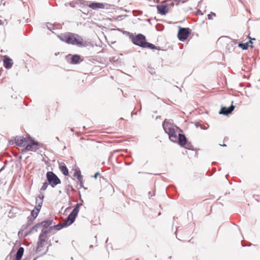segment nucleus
<instances>
[{"mask_svg": "<svg viewBox=\"0 0 260 260\" xmlns=\"http://www.w3.org/2000/svg\"><path fill=\"white\" fill-rule=\"evenodd\" d=\"M58 38L62 42L68 44L76 45L79 47H86L87 44L83 38L78 34L72 32H66L58 36Z\"/></svg>", "mask_w": 260, "mask_h": 260, "instance_id": "f257e3e1", "label": "nucleus"}, {"mask_svg": "<svg viewBox=\"0 0 260 260\" xmlns=\"http://www.w3.org/2000/svg\"><path fill=\"white\" fill-rule=\"evenodd\" d=\"M46 178L47 181L52 187H54L57 185L61 183L60 179L53 172H47L46 173Z\"/></svg>", "mask_w": 260, "mask_h": 260, "instance_id": "f03ea898", "label": "nucleus"}, {"mask_svg": "<svg viewBox=\"0 0 260 260\" xmlns=\"http://www.w3.org/2000/svg\"><path fill=\"white\" fill-rule=\"evenodd\" d=\"M44 198V196L43 193L40 194L38 196V198L36 199V201L37 205L35 206V209L31 211L30 216L32 217L36 218L38 215L42 206Z\"/></svg>", "mask_w": 260, "mask_h": 260, "instance_id": "7ed1b4c3", "label": "nucleus"}, {"mask_svg": "<svg viewBox=\"0 0 260 260\" xmlns=\"http://www.w3.org/2000/svg\"><path fill=\"white\" fill-rule=\"evenodd\" d=\"M132 42L136 45L139 46L142 48H145V44L146 42V37L144 35L139 34L135 37L132 35Z\"/></svg>", "mask_w": 260, "mask_h": 260, "instance_id": "20e7f679", "label": "nucleus"}, {"mask_svg": "<svg viewBox=\"0 0 260 260\" xmlns=\"http://www.w3.org/2000/svg\"><path fill=\"white\" fill-rule=\"evenodd\" d=\"M42 145V144L35 141L30 137H29V139L25 146V149L27 151L35 152L39 149Z\"/></svg>", "mask_w": 260, "mask_h": 260, "instance_id": "39448f33", "label": "nucleus"}, {"mask_svg": "<svg viewBox=\"0 0 260 260\" xmlns=\"http://www.w3.org/2000/svg\"><path fill=\"white\" fill-rule=\"evenodd\" d=\"M190 34V29L189 28L181 27L179 26L178 32V39L181 41H184L188 38Z\"/></svg>", "mask_w": 260, "mask_h": 260, "instance_id": "423d86ee", "label": "nucleus"}, {"mask_svg": "<svg viewBox=\"0 0 260 260\" xmlns=\"http://www.w3.org/2000/svg\"><path fill=\"white\" fill-rule=\"evenodd\" d=\"M90 8L93 10H96L98 9H108L110 7V5L108 4H103L101 3L93 2L90 4L88 6Z\"/></svg>", "mask_w": 260, "mask_h": 260, "instance_id": "0eeeda50", "label": "nucleus"}, {"mask_svg": "<svg viewBox=\"0 0 260 260\" xmlns=\"http://www.w3.org/2000/svg\"><path fill=\"white\" fill-rule=\"evenodd\" d=\"M28 139L29 137L26 138L20 136H16L15 138V143L17 146L19 147H25Z\"/></svg>", "mask_w": 260, "mask_h": 260, "instance_id": "6e6552de", "label": "nucleus"}, {"mask_svg": "<svg viewBox=\"0 0 260 260\" xmlns=\"http://www.w3.org/2000/svg\"><path fill=\"white\" fill-rule=\"evenodd\" d=\"M234 102H232L231 105L227 108L226 107L221 106V109L219 112L220 114L228 116L231 114L234 110L235 106L233 105Z\"/></svg>", "mask_w": 260, "mask_h": 260, "instance_id": "1a4fd4ad", "label": "nucleus"}, {"mask_svg": "<svg viewBox=\"0 0 260 260\" xmlns=\"http://www.w3.org/2000/svg\"><path fill=\"white\" fill-rule=\"evenodd\" d=\"M67 59L69 60L70 59V61H69V63L70 64H76L79 63L81 61V57L78 54H74L71 55L69 54L66 56Z\"/></svg>", "mask_w": 260, "mask_h": 260, "instance_id": "9d476101", "label": "nucleus"}, {"mask_svg": "<svg viewBox=\"0 0 260 260\" xmlns=\"http://www.w3.org/2000/svg\"><path fill=\"white\" fill-rule=\"evenodd\" d=\"M162 127L165 132V133L167 134H169L171 131L176 127V126L174 125L172 123L167 121V119H165L162 123Z\"/></svg>", "mask_w": 260, "mask_h": 260, "instance_id": "9b49d317", "label": "nucleus"}, {"mask_svg": "<svg viewBox=\"0 0 260 260\" xmlns=\"http://www.w3.org/2000/svg\"><path fill=\"white\" fill-rule=\"evenodd\" d=\"M156 7L158 13L162 15H166L169 10L168 5L164 2L157 5Z\"/></svg>", "mask_w": 260, "mask_h": 260, "instance_id": "f8f14e48", "label": "nucleus"}, {"mask_svg": "<svg viewBox=\"0 0 260 260\" xmlns=\"http://www.w3.org/2000/svg\"><path fill=\"white\" fill-rule=\"evenodd\" d=\"M77 215L71 212L70 214L66 218L65 220L63 222L64 225L67 227L72 224L75 220V219Z\"/></svg>", "mask_w": 260, "mask_h": 260, "instance_id": "ddd939ff", "label": "nucleus"}, {"mask_svg": "<svg viewBox=\"0 0 260 260\" xmlns=\"http://www.w3.org/2000/svg\"><path fill=\"white\" fill-rule=\"evenodd\" d=\"M178 143L181 147H184L188 141L186 137L184 134H179L178 138L177 139Z\"/></svg>", "mask_w": 260, "mask_h": 260, "instance_id": "4468645a", "label": "nucleus"}, {"mask_svg": "<svg viewBox=\"0 0 260 260\" xmlns=\"http://www.w3.org/2000/svg\"><path fill=\"white\" fill-rule=\"evenodd\" d=\"M66 226L64 225L63 222L59 223L56 225H54L53 226H51L49 228V232H52L53 230L58 231L62 229L63 228H66Z\"/></svg>", "mask_w": 260, "mask_h": 260, "instance_id": "2eb2a0df", "label": "nucleus"}, {"mask_svg": "<svg viewBox=\"0 0 260 260\" xmlns=\"http://www.w3.org/2000/svg\"><path fill=\"white\" fill-rule=\"evenodd\" d=\"M13 65V61L12 60L8 57H6V58L4 60V66L7 69H10Z\"/></svg>", "mask_w": 260, "mask_h": 260, "instance_id": "dca6fc26", "label": "nucleus"}, {"mask_svg": "<svg viewBox=\"0 0 260 260\" xmlns=\"http://www.w3.org/2000/svg\"><path fill=\"white\" fill-rule=\"evenodd\" d=\"M24 249L22 247H20L17 251L15 259V260H21L24 253Z\"/></svg>", "mask_w": 260, "mask_h": 260, "instance_id": "f3484780", "label": "nucleus"}, {"mask_svg": "<svg viewBox=\"0 0 260 260\" xmlns=\"http://www.w3.org/2000/svg\"><path fill=\"white\" fill-rule=\"evenodd\" d=\"M53 220L52 219H47L44 221H43L41 222H40L41 226L44 227L46 229L50 227V225H52Z\"/></svg>", "mask_w": 260, "mask_h": 260, "instance_id": "a211bd4d", "label": "nucleus"}, {"mask_svg": "<svg viewBox=\"0 0 260 260\" xmlns=\"http://www.w3.org/2000/svg\"><path fill=\"white\" fill-rule=\"evenodd\" d=\"M59 169L64 175L67 176L69 174L68 169L64 165H60Z\"/></svg>", "mask_w": 260, "mask_h": 260, "instance_id": "6ab92c4d", "label": "nucleus"}, {"mask_svg": "<svg viewBox=\"0 0 260 260\" xmlns=\"http://www.w3.org/2000/svg\"><path fill=\"white\" fill-rule=\"evenodd\" d=\"M81 206H82V204L77 203L76 205H75L74 208L73 209V210L71 212H72L73 213L76 214V215H78V212L79 211L80 207Z\"/></svg>", "mask_w": 260, "mask_h": 260, "instance_id": "aec40b11", "label": "nucleus"}, {"mask_svg": "<svg viewBox=\"0 0 260 260\" xmlns=\"http://www.w3.org/2000/svg\"><path fill=\"white\" fill-rule=\"evenodd\" d=\"M41 227V226L40 222L36 224L34 226H33L31 228V229L29 231L28 233H27V234H30V233H32L34 231H36V232L38 231V230L39 228H40Z\"/></svg>", "mask_w": 260, "mask_h": 260, "instance_id": "412c9836", "label": "nucleus"}, {"mask_svg": "<svg viewBox=\"0 0 260 260\" xmlns=\"http://www.w3.org/2000/svg\"><path fill=\"white\" fill-rule=\"evenodd\" d=\"M44 243V240H41V241H40L39 240L38 243H37V252L40 251L41 250V248L43 247V244Z\"/></svg>", "mask_w": 260, "mask_h": 260, "instance_id": "4be33fe9", "label": "nucleus"}, {"mask_svg": "<svg viewBox=\"0 0 260 260\" xmlns=\"http://www.w3.org/2000/svg\"><path fill=\"white\" fill-rule=\"evenodd\" d=\"M169 137L170 140L173 142H176L177 141V139L178 138V137L177 135L176 132L173 134H171V136H170Z\"/></svg>", "mask_w": 260, "mask_h": 260, "instance_id": "5701e85b", "label": "nucleus"}, {"mask_svg": "<svg viewBox=\"0 0 260 260\" xmlns=\"http://www.w3.org/2000/svg\"><path fill=\"white\" fill-rule=\"evenodd\" d=\"M145 48H148L151 49H157V47L153 44L148 43L147 42H146L145 44Z\"/></svg>", "mask_w": 260, "mask_h": 260, "instance_id": "b1692460", "label": "nucleus"}, {"mask_svg": "<svg viewBox=\"0 0 260 260\" xmlns=\"http://www.w3.org/2000/svg\"><path fill=\"white\" fill-rule=\"evenodd\" d=\"M238 46L241 48L243 50H246L247 49L249 45L248 42L245 43H240L238 44Z\"/></svg>", "mask_w": 260, "mask_h": 260, "instance_id": "393cba45", "label": "nucleus"}, {"mask_svg": "<svg viewBox=\"0 0 260 260\" xmlns=\"http://www.w3.org/2000/svg\"><path fill=\"white\" fill-rule=\"evenodd\" d=\"M185 148L188 150H194V147L192 145L191 143L190 142L187 141L186 142V144H185Z\"/></svg>", "mask_w": 260, "mask_h": 260, "instance_id": "a878e982", "label": "nucleus"}, {"mask_svg": "<svg viewBox=\"0 0 260 260\" xmlns=\"http://www.w3.org/2000/svg\"><path fill=\"white\" fill-rule=\"evenodd\" d=\"M49 184L47 181L44 182L42 187L40 188V192H41L42 191H45L47 189Z\"/></svg>", "mask_w": 260, "mask_h": 260, "instance_id": "bb28decb", "label": "nucleus"}, {"mask_svg": "<svg viewBox=\"0 0 260 260\" xmlns=\"http://www.w3.org/2000/svg\"><path fill=\"white\" fill-rule=\"evenodd\" d=\"M50 233L49 229V230L42 229L41 233L40 234V235H41V237L47 236V235L48 233Z\"/></svg>", "mask_w": 260, "mask_h": 260, "instance_id": "cd10ccee", "label": "nucleus"}, {"mask_svg": "<svg viewBox=\"0 0 260 260\" xmlns=\"http://www.w3.org/2000/svg\"><path fill=\"white\" fill-rule=\"evenodd\" d=\"M36 218H34V217H32L31 216H29L28 217H27V223H28V225H31L34 220L36 219Z\"/></svg>", "mask_w": 260, "mask_h": 260, "instance_id": "c85d7f7f", "label": "nucleus"}, {"mask_svg": "<svg viewBox=\"0 0 260 260\" xmlns=\"http://www.w3.org/2000/svg\"><path fill=\"white\" fill-rule=\"evenodd\" d=\"M46 26L49 30L53 32L52 30L54 29V24L49 22H47L46 23Z\"/></svg>", "mask_w": 260, "mask_h": 260, "instance_id": "c756f323", "label": "nucleus"}, {"mask_svg": "<svg viewBox=\"0 0 260 260\" xmlns=\"http://www.w3.org/2000/svg\"><path fill=\"white\" fill-rule=\"evenodd\" d=\"M78 180L80 182V185L81 187H83V183L82 181V176L81 174H78Z\"/></svg>", "mask_w": 260, "mask_h": 260, "instance_id": "7c9ffc66", "label": "nucleus"}, {"mask_svg": "<svg viewBox=\"0 0 260 260\" xmlns=\"http://www.w3.org/2000/svg\"><path fill=\"white\" fill-rule=\"evenodd\" d=\"M216 16V14L215 13H213V12H211L210 14H209L208 15V19L209 20H211L212 19V16Z\"/></svg>", "mask_w": 260, "mask_h": 260, "instance_id": "2f4dec72", "label": "nucleus"}, {"mask_svg": "<svg viewBox=\"0 0 260 260\" xmlns=\"http://www.w3.org/2000/svg\"><path fill=\"white\" fill-rule=\"evenodd\" d=\"M30 225H28V223H27L26 224H24L21 227V231H22L26 230Z\"/></svg>", "mask_w": 260, "mask_h": 260, "instance_id": "473e14b6", "label": "nucleus"}, {"mask_svg": "<svg viewBox=\"0 0 260 260\" xmlns=\"http://www.w3.org/2000/svg\"><path fill=\"white\" fill-rule=\"evenodd\" d=\"M78 174H81L80 171V170L76 171L75 172V173H74V177H76L77 179H78Z\"/></svg>", "mask_w": 260, "mask_h": 260, "instance_id": "72a5a7b5", "label": "nucleus"}, {"mask_svg": "<svg viewBox=\"0 0 260 260\" xmlns=\"http://www.w3.org/2000/svg\"><path fill=\"white\" fill-rule=\"evenodd\" d=\"M47 237V236L41 237V235H39V240L40 241H41V240H44V242H45L46 241V240Z\"/></svg>", "mask_w": 260, "mask_h": 260, "instance_id": "f704fd0d", "label": "nucleus"}, {"mask_svg": "<svg viewBox=\"0 0 260 260\" xmlns=\"http://www.w3.org/2000/svg\"><path fill=\"white\" fill-rule=\"evenodd\" d=\"M250 39L251 40H252V39H251L250 38ZM252 40H255V39H254V38H253V39H252ZM248 44H250V46L251 47H252H252H253V46H252V44H253V43H252V42L251 41V40H250V41H249V42H248Z\"/></svg>", "mask_w": 260, "mask_h": 260, "instance_id": "c9c22d12", "label": "nucleus"}, {"mask_svg": "<svg viewBox=\"0 0 260 260\" xmlns=\"http://www.w3.org/2000/svg\"><path fill=\"white\" fill-rule=\"evenodd\" d=\"M175 132H176V131H175V128H174V129L171 131V132H170V133L169 134H168V136H169V137L170 136H171V134H173L175 133Z\"/></svg>", "mask_w": 260, "mask_h": 260, "instance_id": "e433bc0d", "label": "nucleus"}, {"mask_svg": "<svg viewBox=\"0 0 260 260\" xmlns=\"http://www.w3.org/2000/svg\"><path fill=\"white\" fill-rule=\"evenodd\" d=\"M99 175V172H96V173L94 175L93 177H94V178H95V179H96V178H97V177H98V176Z\"/></svg>", "mask_w": 260, "mask_h": 260, "instance_id": "4c0bfd02", "label": "nucleus"}, {"mask_svg": "<svg viewBox=\"0 0 260 260\" xmlns=\"http://www.w3.org/2000/svg\"><path fill=\"white\" fill-rule=\"evenodd\" d=\"M153 69H150V70L149 71V72L151 73V74H153Z\"/></svg>", "mask_w": 260, "mask_h": 260, "instance_id": "58836bf2", "label": "nucleus"}, {"mask_svg": "<svg viewBox=\"0 0 260 260\" xmlns=\"http://www.w3.org/2000/svg\"><path fill=\"white\" fill-rule=\"evenodd\" d=\"M5 166H4L0 170V172L2 171L5 169Z\"/></svg>", "mask_w": 260, "mask_h": 260, "instance_id": "ea45409f", "label": "nucleus"}, {"mask_svg": "<svg viewBox=\"0 0 260 260\" xmlns=\"http://www.w3.org/2000/svg\"><path fill=\"white\" fill-rule=\"evenodd\" d=\"M3 21L2 20H0V25L3 24Z\"/></svg>", "mask_w": 260, "mask_h": 260, "instance_id": "a19ab883", "label": "nucleus"}, {"mask_svg": "<svg viewBox=\"0 0 260 260\" xmlns=\"http://www.w3.org/2000/svg\"><path fill=\"white\" fill-rule=\"evenodd\" d=\"M92 247H93V245H90L89 246V248H92Z\"/></svg>", "mask_w": 260, "mask_h": 260, "instance_id": "79ce46f5", "label": "nucleus"}, {"mask_svg": "<svg viewBox=\"0 0 260 260\" xmlns=\"http://www.w3.org/2000/svg\"><path fill=\"white\" fill-rule=\"evenodd\" d=\"M71 131L72 132H74V131L73 128H71Z\"/></svg>", "mask_w": 260, "mask_h": 260, "instance_id": "37998d69", "label": "nucleus"}, {"mask_svg": "<svg viewBox=\"0 0 260 260\" xmlns=\"http://www.w3.org/2000/svg\"><path fill=\"white\" fill-rule=\"evenodd\" d=\"M220 146H226V145L225 144H223V145H220Z\"/></svg>", "mask_w": 260, "mask_h": 260, "instance_id": "c03bdc74", "label": "nucleus"}, {"mask_svg": "<svg viewBox=\"0 0 260 260\" xmlns=\"http://www.w3.org/2000/svg\"><path fill=\"white\" fill-rule=\"evenodd\" d=\"M20 234H21V231H19V232H18V235H19Z\"/></svg>", "mask_w": 260, "mask_h": 260, "instance_id": "a18cd8bd", "label": "nucleus"}, {"mask_svg": "<svg viewBox=\"0 0 260 260\" xmlns=\"http://www.w3.org/2000/svg\"><path fill=\"white\" fill-rule=\"evenodd\" d=\"M20 234H21V231H19V232H18V235H19Z\"/></svg>", "mask_w": 260, "mask_h": 260, "instance_id": "49530a36", "label": "nucleus"}, {"mask_svg": "<svg viewBox=\"0 0 260 260\" xmlns=\"http://www.w3.org/2000/svg\"><path fill=\"white\" fill-rule=\"evenodd\" d=\"M56 140H57L58 141H59V138H58V137H56Z\"/></svg>", "mask_w": 260, "mask_h": 260, "instance_id": "de8ad7c7", "label": "nucleus"}, {"mask_svg": "<svg viewBox=\"0 0 260 260\" xmlns=\"http://www.w3.org/2000/svg\"><path fill=\"white\" fill-rule=\"evenodd\" d=\"M70 209V207H68V208L66 209V210H69V209Z\"/></svg>", "mask_w": 260, "mask_h": 260, "instance_id": "09e8293b", "label": "nucleus"}, {"mask_svg": "<svg viewBox=\"0 0 260 260\" xmlns=\"http://www.w3.org/2000/svg\"><path fill=\"white\" fill-rule=\"evenodd\" d=\"M150 193H151V192H150V191H149V192H148V195H149V196H150Z\"/></svg>", "mask_w": 260, "mask_h": 260, "instance_id": "8fccbe9b", "label": "nucleus"}, {"mask_svg": "<svg viewBox=\"0 0 260 260\" xmlns=\"http://www.w3.org/2000/svg\"><path fill=\"white\" fill-rule=\"evenodd\" d=\"M185 1H186V0H185V1H183L182 2V3H185Z\"/></svg>", "mask_w": 260, "mask_h": 260, "instance_id": "3c124183", "label": "nucleus"}, {"mask_svg": "<svg viewBox=\"0 0 260 260\" xmlns=\"http://www.w3.org/2000/svg\"><path fill=\"white\" fill-rule=\"evenodd\" d=\"M130 164H131V163H127V164H126V165H130Z\"/></svg>", "mask_w": 260, "mask_h": 260, "instance_id": "603ef678", "label": "nucleus"}, {"mask_svg": "<svg viewBox=\"0 0 260 260\" xmlns=\"http://www.w3.org/2000/svg\"><path fill=\"white\" fill-rule=\"evenodd\" d=\"M179 227L178 228H177V231H178L179 230Z\"/></svg>", "mask_w": 260, "mask_h": 260, "instance_id": "864d4df0", "label": "nucleus"}, {"mask_svg": "<svg viewBox=\"0 0 260 260\" xmlns=\"http://www.w3.org/2000/svg\"><path fill=\"white\" fill-rule=\"evenodd\" d=\"M51 243H50L49 244V246H51Z\"/></svg>", "mask_w": 260, "mask_h": 260, "instance_id": "5fc2aeb1", "label": "nucleus"}, {"mask_svg": "<svg viewBox=\"0 0 260 260\" xmlns=\"http://www.w3.org/2000/svg\"><path fill=\"white\" fill-rule=\"evenodd\" d=\"M171 258H172V256H171L169 257V258H170V259H171Z\"/></svg>", "mask_w": 260, "mask_h": 260, "instance_id": "6e6d98bb", "label": "nucleus"}, {"mask_svg": "<svg viewBox=\"0 0 260 260\" xmlns=\"http://www.w3.org/2000/svg\"><path fill=\"white\" fill-rule=\"evenodd\" d=\"M33 260H36V258H35V259H33Z\"/></svg>", "mask_w": 260, "mask_h": 260, "instance_id": "4d7b16f0", "label": "nucleus"}]
</instances>
